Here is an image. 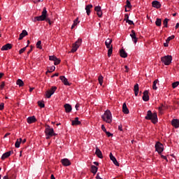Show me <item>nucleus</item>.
<instances>
[{"label":"nucleus","instance_id":"338daca9","mask_svg":"<svg viewBox=\"0 0 179 179\" xmlns=\"http://www.w3.org/2000/svg\"><path fill=\"white\" fill-rule=\"evenodd\" d=\"M5 74L3 73H0V79H2V77L4 76Z\"/></svg>","mask_w":179,"mask_h":179},{"label":"nucleus","instance_id":"6e6552de","mask_svg":"<svg viewBox=\"0 0 179 179\" xmlns=\"http://www.w3.org/2000/svg\"><path fill=\"white\" fill-rule=\"evenodd\" d=\"M56 90H57V87L53 86L49 90L46 91L45 96L47 99H50L51 96H52V94L55 93Z\"/></svg>","mask_w":179,"mask_h":179},{"label":"nucleus","instance_id":"4be33fe9","mask_svg":"<svg viewBox=\"0 0 179 179\" xmlns=\"http://www.w3.org/2000/svg\"><path fill=\"white\" fill-rule=\"evenodd\" d=\"M64 108H65L66 113H71V111H72V106L69 103H66L64 105Z\"/></svg>","mask_w":179,"mask_h":179},{"label":"nucleus","instance_id":"72a5a7b5","mask_svg":"<svg viewBox=\"0 0 179 179\" xmlns=\"http://www.w3.org/2000/svg\"><path fill=\"white\" fill-rule=\"evenodd\" d=\"M79 18L77 17L74 21H73V24H72L71 26V29H74L75 28V26H77L78 25V23H79Z\"/></svg>","mask_w":179,"mask_h":179},{"label":"nucleus","instance_id":"c756f323","mask_svg":"<svg viewBox=\"0 0 179 179\" xmlns=\"http://www.w3.org/2000/svg\"><path fill=\"white\" fill-rule=\"evenodd\" d=\"M20 143H22V138L17 139L15 144V148H20Z\"/></svg>","mask_w":179,"mask_h":179},{"label":"nucleus","instance_id":"7c9ffc66","mask_svg":"<svg viewBox=\"0 0 179 179\" xmlns=\"http://www.w3.org/2000/svg\"><path fill=\"white\" fill-rule=\"evenodd\" d=\"M155 24H156V26H157L158 27H160V26H162V19L157 18V20H156V21H155Z\"/></svg>","mask_w":179,"mask_h":179},{"label":"nucleus","instance_id":"f257e3e1","mask_svg":"<svg viewBox=\"0 0 179 179\" xmlns=\"http://www.w3.org/2000/svg\"><path fill=\"white\" fill-rule=\"evenodd\" d=\"M145 118V120L151 121L152 124H157L158 119L157 113H152V110H148L147 115Z\"/></svg>","mask_w":179,"mask_h":179},{"label":"nucleus","instance_id":"7ed1b4c3","mask_svg":"<svg viewBox=\"0 0 179 179\" xmlns=\"http://www.w3.org/2000/svg\"><path fill=\"white\" fill-rule=\"evenodd\" d=\"M45 19H47V8L44 7L41 15L35 17L33 22H44Z\"/></svg>","mask_w":179,"mask_h":179},{"label":"nucleus","instance_id":"aec40b11","mask_svg":"<svg viewBox=\"0 0 179 179\" xmlns=\"http://www.w3.org/2000/svg\"><path fill=\"white\" fill-rule=\"evenodd\" d=\"M37 121L35 116H31L27 118V123L28 124H33Z\"/></svg>","mask_w":179,"mask_h":179},{"label":"nucleus","instance_id":"39448f33","mask_svg":"<svg viewBox=\"0 0 179 179\" xmlns=\"http://www.w3.org/2000/svg\"><path fill=\"white\" fill-rule=\"evenodd\" d=\"M45 135H48V136H55L57 134L54 132V129L51 128V127L48 124L45 125Z\"/></svg>","mask_w":179,"mask_h":179},{"label":"nucleus","instance_id":"e2e57ef3","mask_svg":"<svg viewBox=\"0 0 179 179\" xmlns=\"http://www.w3.org/2000/svg\"><path fill=\"white\" fill-rule=\"evenodd\" d=\"M118 129H119V131H122V125H119Z\"/></svg>","mask_w":179,"mask_h":179},{"label":"nucleus","instance_id":"a19ab883","mask_svg":"<svg viewBox=\"0 0 179 179\" xmlns=\"http://www.w3.org/2000/svg\"><path fill=\"white\" fill-rule=\"evenodd\" d=\"M54 62V65H59V64L61 63V59L57 58Z\"/></svg>","mask_w":179,"mask_h":179},{"label":"nucleus","instance_id":"6e6d98bb","mask_svg":"<svg viewBox=\"0 0 179 179\" xmlns=\"http://www.w3.org/2000/svg\"><path fill=\"white\" fill-rule=\"evenodd\" d=\"M0 87H1V89H3V87H5V82L1 83Z\"/></svg>","mask_w":179,"mask_h":179},{"label":"nucleus","instance_id":"9d476101","mask_svg":"<svg viewBox=\"0 0 179 179\" xmlns=\"http://www.w3.org/2000/svg\"><path fill=\"white\" fill-rule=\"evenodd\" d=\"M59 79L62 80L64 86H71V84L68 82V78H66L64 76H61Z\"/></svg>","mask_w":179,"mask_h":179},{"label":"nucleus","instance_id":"de8ad7c7","mask_svg":"<svg viewBox=\"0 0 179 179\" xmlns=\"http://www.w3.org/2000/svg\"><path fill=\"white\" fill-rule=\"evenodd\" d=\"M96 15L99 17H101L103 16V11L101 10V11L96 12Z\"/></svg>","mask_w":179,"mask_h":179},{"label":"nucleus","instance_id":"ddd939ff","mask_svg":"<svg viewBox=\"0 0 179 179\" xmlns=\"http://www.w3.org/2000/svg\"><path fill=\"white\" fill-rule=\"evenodd\" d=\"M143 101H149V91L145 90L143 93Z\"/></svg>","mask_w":179,"mask_h":179},{"label":"nucleus","instance_id":"c03bdc74","mask_svg":"<svg viewBox=\"0 0 179 179\" xmlns=\"http://www.w3.org/2000/svg\"><path fill=\"white\" fill-rule=\"evenodd\" d=\"M174 35L171 36H169L166 39V41H167L168 43H170V41H171V40L174 39Z\"/></svg>","mask_w":179,"mask_h":179},{"label":"nucleus","instance_id":"79ce46f5","mask_svg":"<svg viewBox=\"0 0 179 179\" xmlns=\"http://www.w3.org/2000/svg\"><path fill=\"white\" fill-rule=\"evenodd\" d=\"M179 85V82H175L172 84L173 89H176Z\"/></svg>","mask_w":179,"mask_h":179},{"label":"nucleus","instance_id":"dca6fc26","mask_svg":"<svg viewBox=\"0 0 179 179\" xmlns=\"http://www.w3.org/2000/svg\"><path fill=\"white\" fill-rule=\"evenodd\" d=\"M12 153H13V150L5 152L1 156V160H5V159H8V157H9V156H10Z\"/></svg>","mask_w":179,"mask_h":179},{"label":"nucleus","instance_id":"3c124183","mask_svg":"<svg viewBox=\"0 0 179 179\" xmlns=\"http://www.w3.org/2000/svg\"><path fill=\"white\" fill-rule=\"evenodd\" d=\"M49 71H50V73L54 72V71H55V66H51Z\"/></svg>","mask_w":179,"mask_h":179},{"label":"nucleus","instance_id":"5701e85b","mask_svg":"<svg viewBox=\"0 0 179 179\" xmlns=\"http://www.w3.org/2000/svg\"><path fill=\"white\" fill-rule=\"evenodd\" d=\"M27 34H29L27 33V31H26L25 29H24L22 33L20 34L19 38L18 40H23L24 37H26V36H27Z\"/></svg>","mask_w":179,"mask_h":179},{"label":"nucleus","instance_id":"13d9d810","mask_svg":"<svg viewBox=\"0 0 179 179\" xmlns=\"http://www.w3.org/2000/svg\"><path fill=\"white\" fill-rule=\"evenodd\" d=\"M34 3H38V2H41V0H33Z\"/></svg>","mask_w":179,"mask_h":179},{"label":"nucleus","instance_id":"c9c22d12","mask_svg":"<svg viewBox=\"0 0 179 179\" xmlns=\"http://www.w3.org/2000/svg\"><path fill=\"white\" fill-rule=\"evenodd\" d=\"M103 76H99V78H98V80H99V83L100 85V86H103Z\"/></svg>","mask_w":179,"mask_h":179},{"label":"nucleus","instance_id":"69168bd1","mask_svg":"<svg viewBox=\"0 0 179 179\" xmlns=\"http://www.w3.org/2000/svg\"><path fill=\"white\" fill-rule=\"evenodd\" d=\"M164 46L168 47L169 46V42L166 41V43H164Z\"/></svg>","mask_w":179,"mask_h":179},{"label":"nucleus","instance_id":"a18cd8bd","mask_svg":"<svg viewBox=\"0 0 179 179\" xmlns=\"http://www.w3.org/2000/svg\"><path fill=\"white\" fill-rule=\"evenodd\" d=\"M27 48V47H24V48H22L21 50H19V54L20 55L23 54L26 51Z\"/></svg>","mask_w":179,"mask_h":179},{"label":"nucleus","instance_id":"f8f14e48","mask_svg":"<svg viewBox=\"0 0 179 179\" xmlns=\"http://www.w3.org/2000/svg\"><path fill=\"white\" fill-rule=\"evenodd\" d=\"M1 50V51H9V50H12V44L6 43V45L2 46Z\"/></svg>","mask_w":179,"mask_h":179},{"label":"nucleus","instance_id":"4468645a","mask_svg":"<svg viewBox=\"0 0 179 179\" xmlns=\"http://www.w3.org/2000/svg\"><path fill=\"white\" fill-rule=\"evenodd\" d=\"M61 163L62 164L63 166L65 167H68V166H71V161L69 159L64 158L61 160Z\"/></svg>","mask_w":179,"mask_h":179},{"label":"nucleus","instance_id":"052dcab7","mask_svg":"<svg viewBox=\"0 0 179 179\" xmlns=\"http://www.w3.org/2000/svg\"><path fill=\"white\" fill-rule=\"evenodd\" d=\"M45 22H48V23H49V24H51V20H50L49 18H45Z\"/></svg>","mask_w":179,"mask_h":179},{"label":"nucleus","instance_id":"393cba45","mask_svg":"<svg viewBox=\"0 0 179 179\" xmlns=\"http://www.w3.org/2000/svg\"><path fill=\"white\" fill-rule=\"evenodd\" d=\"M134 92L135 96H138L139 94V84H136L134 87Z\"/></svg>","mask_w":179,"mask_h":179},{"label":"nucleus","instance_id":"774afa93","mask_svg":"<svg viewBox=\"0 0 179 179\" xmlns=\"http://www.w3.org/2000/svg\"><path fill=\"white\" fill-rule=\"evenodd\" d=\"M50 179H55V176H54V174H52V175H51Z\"/></svg>","mask_w":179,"mask_h":179},{"label":"nucleus","instance_id":"58836bf2","mask_svg":"<svg viewBox=\"0 0 179 179\" xmlns=\"http://www.w3.org/2000/svg\"><path fill=\"white\" fill-rule=\"evenodd\" d=\"M126 3L127 5L125 6V8H132V5H131V1H129V0H127Z\"/></svg>","mask_w":179,"mask_h":179},{"label":"nucleus","instance_id":"cd10ccee","mask_svg":"<svg viewBox=\"0 0 179 179\" xmlns=\"http://www.w3.org/2000/svg\"><path fill=\"white\" fill-rule=\"evenodd\" d=\"M97 170H99V168H97L96 166H91V173H92V174H96V173H97Z\"/></svg>","mask_w":179,"mask_h":179},{"label":"nucleus","instance_id":"f03ea898","mask_svg":"<svg viewBox=\"0 0 179 179\" xmlns=\"http://www.w3.org/2000/svg\"><path fill=\"white\" fill-rule=\"evenodd\" d=\"M101 118L108 124H110V122L113 121V115H111V111H110V110H106L104 114L101 116Z\"/></svg>","mask_w":179,"mask_h":179},{"label":"nucleus","instance_id":"f3484780","mask_svg":"<svg viewBox=\"0 0 179 179\" xmlns=\"http://www.w3.org/2000/svg\"><path fill=\"white\" fill-rule=\"evenodd\" d=\"M171 125L173 126L174 128H176V129L179 128V120L178 119L172 120Z\"/></svg>","mask_w":179,"mask_h":179},{"label":"nucleus","instance_id":"680f3d73","mask_svg":"<svg viewBox=\"0 0 179 179\" xmlns=\"http://www.w3.org/2000/svg\"><path fill=\"white\" fill-rule=\"evenodd\" d=\"M59 76V73H55L54 75H52V76H51V78H55V76Z\"/></svg>","mask_w":179,"mask_h":179},{"label":"nucleus","instance_id":"a878e982","mask_svg":"<svg viewBox=\"0 0 179 179\" xmlns=\"http://www.w3.org/2000/svg\"><path fill=\"white\" fill-rule=\"evenodd\" d=\"M81 122L79 121V117H76L74 120L71 122V125H80Z\"/></svg>","mask_w":179,"mask_h":179},{"label":"nucleus","instance_id":"423d86ee","mask_svg":"<svg viewBox=\"0 0 179 179\" xmlns=\"http://www.w3.org/2000/svg\"><path fill=\"white\" fill-rule=\"evenodd\" d=\"M82 44V38H78V41L73 45V48L71 50V52H76L78 48L80 47Z\"/></svg>","mask_w":179,"mask_h":179},{"label":"nucleus","instance_id":"5fc2aeb1","mask_svg":"<svg viewBox=\"0 0 179 179\" xmlns=\"http://www.w3.org/2000/svg\"><path fill=\"white\" fill-rule=\"evenodd\" d=\"M161 157H162V159H164L166 160V162H169V159H167V157H166V156L162 155H161Z\"/></svg>","mask_w":179,"mask_h":179},{"label":"nucleus","instance_id":"f704fd0d","mask_svg":"<svg viewBox=\"0 0 179 179\" xmlns=\"http://www.w3.org/2000/svg\"><path fill=\"white\" fill-rule=\"evenodd\" d=\"M108 48V57H111V54H113V45H111L110 48Z\"/></svg>","mask_w":179,"mask_h":179},{"label":"nucleus","instance_id":"412c9836","mask_svg":"<svg viewBox=\"0 0 179 179\" xmlns=\"http://www.w3.org/2000/svg\"><path fill=\"white\" fill-rule=\"evenodd\" d=\"M111 43H113V40L110 38H107L106 41H105V45L106 46V48H111Z\"/></svg>","mask_w":179,"mask_h":179},{"label":"nucleus","instance_id":"49530a36","mask_svg":"<svg viewBox=\"0 0 179 179\" xmlns=\"http://www.w3.org/2000/svg\"><path fill=\"white\" fill-rule=\"evenodd\" d=\"M49 59H50V61H55L56 59H57V57H55V56H50L49 57Z\"/></svg>","mask_w":179,"mask_h":179},{"label":"nucleus","instance_id":"37998d69","mask_svg":"<svg viewBox=\"0 0 179 179\" xmlns=\"http://www.w3.org/2000/svg\"><path fill=\"white\" fill-rule=\"evenodd\" d=\"M126 23H128V24H129L130 26H132L133 24H134V21L131 20H126Z\"/></svg>","mask_w":179,"mask_h":179},{"label":"nucleus","instance_id":"09e8293b","mask_svg":"<svg viewBox=\"0 0 179 179\" xmlns=\"http://www.w3.org/2000/svg\"><path fill=\"white\" fill-rule=\"evenodd\" d=\"M105 134L108 138H110V136H113V134H111L110 131H106Z\"/></svg>","mask_w":179,"mask_h":179},{"label":"nucleus","instance_id":"6ab92c4d","mask_svg":"<svg viewBox=\"0 0 179 179\" xmlns=\"http://www.w3.org/2000/svg\"><path fill=\"white\" fill-rule=\"evenodd\" d=\"M92 8H93V5L92 4H88L85 6V10L87 16H90V13H92V11L90 10V9H92Z\"/></svg>","mask_w":179,"mask_h":179},{"label":"nucleus","instance_id":"0e129e2a","mask_svg":"<svg viewBox=\"0 0 179 179\" xmlns=\"http://www.w3.org/2000/svg\"><path fill=\"white\" fill-rule=\"evenodd\" d=\"M96 179H101V177H100V175L99 173L96 174Z\"/></svg>","mask_w":179,"mask_h":179},{"label":"nucleus","instance_id":"473e14b6","mask_svg":"<svg viewBox=\"0 0 179 179\" xmlns=\"http://www.w3.org/2000/svg\"><path fill=\"white\" fill-rule=\"evenodd\" d=\"M159 82V80H155L153 82V85H152V89L153 90H157V86H156V85H157V83Z\"/></svg>","mask_w":179,"mask_h":179},{"label":"nucleus","instance_id":"bf43d9fd","mask_svg":"<svg viewBox=\"0 0 179 179\" xmlns=\"http://www.w3.org/2000/svg\"><path fill=\"white\" fill-rule=\"evenodd\" d=\"M79 103H77L76 105V110H77V111H78L79 110Z\"/></svg>","mask_w":179,"mask_h":179},{"label":"nucleus","instance_id":"864d4df0","mask_svg":"<svg viewBox=\"0 0 179 179\" xmlns=\"http://www.w3.org/2000/svg\"><path fill=\"white\" fill-rule=\"evenodd\" d=\"M124 20H129V15L128 14L124 15Z\"/></svg>","mask_w":179,"mask_h":179},{"label":"nucleus","instance_id":"ea45409f","mask_svg":"<svg viewBox=\"0 0 179 179\" xmlns=\"http://www.w3.org/2000/svg\"><path fill=\"white\" fill-rule=\"evenodd\" d=\"M94 10H95V12H100L101 10V6H95V8H94Z\"/></svg>","mask_w":179,"mask_h":179},{"label":"nucleus","instance_id":"20e7f679","mask_svg":"<svg viewBox=\"0 0 179 179\" xmlns=\"http://www.w3.org/2000/svg\"><path fill=\"white\" fill-rule=\"evenodd\" d=\"M173 61V57L171 55H166L161 57V62L162 64L169 66Z\"/></svg>","mask_w":179,"mask_h":179},{"label":"nucleus","instance_id":"0eeeda50","mask_svg":"<svg viewBox=\"0 0 179 179\" xmlns=\"http://www.w3.org/2000/svg\"><path fill=\"white\" fill-rule=\"evenodd\" d=\"M155 150L159 153V155H162V152L164 150V145L159 141L157 142L155 144Z\"/></svg>","mask_w":179,"mask_h":179},{"label":"nucleus","instance_id":"2eb2a0df","mask_svg":"<svg viewBox=\"0 0 179 179\" xmlns=\"http://www.w3.org/2000/svg\"><path fill=\"white\" fill-rule=\"evenodd\" d=\"M152 6L153 8H156V9H160L162 8V4L156 0L152 2Z\"/></svg>","mask_w":179,"mask_h":179},{"label":"nucleus","instance_id":"b1692460","mask_svg":"<svg viewBox=\"0 0 179 179\" xmlns=\"http://www.w3.org/2000/svg\"><path fill=\"white\" fill-rule=\"evenodd\" d=\"M122 111L124 114H129V109L127 107V103H124L122 105Z\"/></svg>","mask_w":179,"mask_h":179},{"label":"nucleus","instance_id":"2f4dec72","mask_svg":"<svg viewBox=\"0 0 179 179\" xmlns=\"http://www.w3.org/2000/svg\"><path fill=\"white\" fill-rule=\"evenodd\" d=\"M169 20H170L168 18H165L163 21L164 27H169Z\"/></svg>","mask_w":179,"mask_h":179},{"label":"nucleus","instance_id":"4d7b16f0","mask_svg":"<svg viewBox=\"0 0 179 179\" xmlns=\"http://www.w3.org/2000/svg\"><path fill=\"white\" fill-rule=\"evenodd\" d=\"M124 68L126 69L125 72H129V67H128V66H124Z\"/></svg>","mask_w":179,"mask_h":179},{"label":"nucleus","instance_id":"603ef678","mask_svg":"<svg viewBox=\"0 0 179 179\" xmlns=\"http://www.w3.org/2000/svg\"><path fill=\"white\" fill-rule=\"evenodd\" d=\"M4 106H5V104L3 103H0V110H1V111H2V110H3Z\"/></svg>","mask_w":179,"mask_h":179},{"label":"nucleus","instance_id":"bb28decb","mask_svg":"<svg viewBox=\"0 0 179 179\" xmlns=\"http://www.w3.org/2000/svg\"><path fill=\"white\" fill-rule=\"evenodd\" d=\"M120 54L122 58H127V57H128V54L127 52H125V50H124V49L120 50Z\"/></svg>","mask_w":179,"mask_h":179},{"label":"nucleus","instance_id":"1a4fd4ad","mask_svg":"<svg viewBox=\"0 0 179 179\" xmlns=\"http://www.w3.org/2000/svg\"><path fill=\"white\" fill-rule=\"evenodd\" d=\"M109 157L110 160L113 161V164H115V166H117V167H120V163H118V161H117V158H115V157L113 155L112 152L110 153Z\"/></svg>","mask_w":179,"mask_h":179},{"label":"nucleus","instance_id":"4c0bfd02","mask_svg":"<svg viewBox=\"0 0 179 179\" xmlns=\"http://www.w3.org/2000/svg\"><path fill=\"white\" fill-rule=\"evenodd\" d=\"M38 106H39V107H41V108H44V107H45V105L44 104V102L38 101Z\"/></svg>","mask_w":179,"mask_h":179},{"label":"nucleus","instance_id":"c85d7f7f","mask_svg":"<svg viewBox=\"0 0 179 179\" xmlns=\"http://www.w3.org/2000/svg\"><path fill=\"white\" fill-rule=\"evenodd\" d=\"M16 85H17V86L20 87H23V86H24V83L23 80H22V79H18L16 82Z\"/></svg>","mask_w":179,"mask_h":179},{"label":"nucleus","instance_id":"8fccbe9b","mask_svg":"<svg viewBox=\"0 0 179 179\" xmlns=\"http://www.w3.org/2000/svg\"><path fill=\"white\" fill-rule=\"evenodd\" d=\"M101 129L102 131H103V132H107V129H106V127L104 126V124L101 125Z\"/></svg>","mask_w":179,"mask_h":179},{"label":"nucleus","instance_id":"9b49d317","mask_svg":"<svg viewBox=\"0 0 179 179\" xmlns=\"http://www.w3.org/2000/svg\"><path fill=\"white\" fill-rule=\"evenodd\" d=\"M130 36L131 37L132 41L134 43V44H136V43H138V38H136V34L135 33V30H131V34H130Z\"/></svg>","mask_w":179,"mask_h":179},{"label":"nucleus","instance_id":"a211bd4d","mask_svg":"<svg viewBox=\"0 0 179 179\" xmlns=\"http://www.w3.org/2000/svg\"><path fill=\"white\" fill-rule=\"evenodd\" d=\"M95 155H96L97 157H99V159H103V153L97 146L96 147Z\"/></svg>","mask_w":179,"mask_h":179},{"label":"nucleus","instance_id":"e433bc0d","mask_svg":"<svg viewBox=\"0 0 179 179\" xmlns=\"http://www.w3.org/2000/svg\"><path fill=\"white\" fill-rule=\"evenodd\" d=\"M36 48H39V50H43V46H41V41H38L36 43Z\"/></svg>","mask_w":179,"mask_h":179}]
</instances>
